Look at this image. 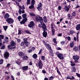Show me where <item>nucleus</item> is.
<instances>
[{"instance_id":"1","label":"nucleus","mask_w":80,"mask_h":80,"mask_svg":"<svg viewBox=\"0 0 80 80\" xmlns=\"http://www.w3.org/2000/svg\"><path fill=\"white\" fill-rule=\"evenodd\" d=\"M35 20L37 22H38V21H39L40 23H41V24H39V27L41 28L42 27V23H43V22L42 17L39 15H38L36 16Z\"/></svg>"},{"instance_id":"2","label":"nucleus","mask_w":80,"mask_h":80,"mask_svg":"<svg viewBox=\"0 0 80 80\" xmlns=\"http://www.w3.org/2000/svg\"><path fill=\"white\" fill-rule=\"evenodd\" d=\"M22 16L24 19L20 22L21 24H24L27 21V18H26L27 14H24L22 15Z\"/></svg>"},{"instance_id":"3","label":"nucleus","mask_w":80,"mask_h":80,"mask_svg":"<svg viewBox=\"0 0 80 80\" xmlns=\"http://www.w3.org/2000/svg\"><path fill=\"white\" fill-rule=\"evenodd\" d=\"M56 54L58 57L61 60H63L64 58L63 57V55L62 54L59 53V52H57Z\"/></svg>"},{"instance_id":"4","label":"nucleus","mask_w":80,"mask_h":80,"mask_svg":"<svg viewBox=\"0 0 80 80\" xmlns=\"http://www.w3.org/2000/svg\"><path fill=\"white\" fill-rule=\"evenodd\" d=\"M9 55L10 54H9V52H8L6 51L4 52V57L5 59H8L9 57Z\"/></svg>"},{"instance_id":"5","label":"nucleus","mask_w":80,"mask_h":80,"mask_svg":"<svg viewBox=\"0 0 80 80\" xmlns=\"http://www.w3.org/2000/svg\"><path fill=\"white\" fill-rule=\"evenodd\" d=\"M6 22H7L9 24H11L13 22V19L12 18H9L6 19Z\"/></svg>"},{"instance_id":"6","label":"nucleus","mask_w":80,"mask_h":80,"mask_svg":"<svg viewBox=\"0 0 80 80\" xmlns=\"http://www.w3.org/2000/svg\"><path fill=\"white\" fill-rule=\"evenodd\" d=\"M37 65L38 67H39V68L40 69H42V67H43V63H42L41 60L39 61Z\"/></svg>"},{"instance_id":"7","label":"nucleus","mask_w":80,"mask_h":80,"mask_svg":"<svg viewBox=\"0 0 80 80\" xmlns=\"http://www.w3.org/2000/svg\"><path fill=\"white\" fill-rule=\"evenodd\" d=\"M28 39L27 38H24L23 40L25 45L26 47H27L28 46L30 45V42L27 41Z\"/></svg>"},{"instance_id":"8","label":"nucleus","mask_w":80,"mask_h":80,"mask_svg":"<svg viewBox=\"0 0 80 80\" xmlns=\"http://www.w3.org/2000/svg\"><path fill=\"white\" fill-rule=\"evenodd\" d=\"M31 2V6L29 7V8H30V9L33 8V7H34L33 5L35 4V0H32Z\"/></svg>"},{"instance_id":"9","label":"nucleus","mask_w":80,"mask_h":80,"mask_svg":"<svg viewBox=\"0 0 80 80\" xmlns=\"http://www.w3.org/2000/svg\"><path fill=\"white\" fill-rule=\"evenodd\" d=\"M45 47L46 48H47L48 50H50L51 49V46L50 44L48 43L45 44Z\"/></svg>"},{"instance_id":"10","label":"nucleus","mask_w":80,"mask_h":80,"mask_svg":"<svg viewBox=\"0 0 80 80\" xmlns=\"http://www.w3.org/2000/svg\"><path fill=\"white\" fill-rule=\"evenodd\" d=\"M33 26H34V22L33 21H31L30 22V23L28 24V26L30 28L33 27Z\"/></svg>"},{"instance_id":"11","label":"nucleus","mask_w":80,"mask_h":80,"mask_svg":"<svg viewBox=\"0 0 80 80\" xmlns=\"http://www.w3.org/2000/svg\"><path fill=\"white\" fill-rule=\"evenodd\" d=\"M42 28L43 31H46V30H47V26H46L45 23H43L42 24Z\"/></svg>"},{"instance_id":"12","label":"nucleus","mask_w":80,"mask_h":80,"mask_svg":"<svg viewBox=\"0 0 80 80\" xmlns=\"http://www.w3.org/2000/svg\"><path fill=\"white\" fill-rule=\"evenodd\" d=\"M72 58L75 60H78L79 59V56H73L72 57Z\"/></svg>"},{"instance_id":"13","label":"nucleus","mask_w":80,"mask_h":80,"mask_svg":"<svg viewBox=\"0 0 80 80\" xmlns=\"http://www.w3.org/2000/svg\"><path fill=\"white\" fill-rule=\"evenodd\" d=\"M28 66H24L22 68V69L24 71H27L28 70Z\"/></svg>"},{"instance_id":"14","label":"nucleus","mask_w":80,"mask_h":80,"mask_svg":"<svg viewBox=\"0 0 80 80\" xmlns=\"http://www.w3.org/2000/svg\"><path fill=\"white\" fill-rule=\"evenodd\" d=\"M68 77H67L66 78L67 79H69L70 80H73V79H75V78H74V77H73V76H70L69 77H69V76L68 75Z\"/></svg>"},{"instance_id":"15","label":"nucleus","mask_w":80,"mask_h":80,"mask_svg":"<svg viewBox=\"0 0 80 80\" xmlns=\"http://www.w3.org/2000/svg\"><path fill=\"white\" fill-rule=\"evenodd\" d=\"M72 72H76L77 69L75 68V67H73L71 68Z\"/></svg>"},{"instance_id":"16","label":"nucleus","mask_w":80,"mask_h":80,"mask_svg":"<svg viewBox=\"0 0 80 80\" xmlns=\"http://www.w3.org/2000/svg\"><path fill=\"white\" fill-rule=\"evenodd\" d=\"M18 55L20 57H22L25 55V54H24L23 52H20L18 53Z\"/></svg>"},{"instance_id":"17","label":"nucleus","mask_w":80,"mask_h":80,"mask_svg":"<svg viewBox=\"0 0 80 80\" xmlns=\"http://www.w3.org/2000/svg\"><path fill=\"white\" fill-rule=\"evenodd\" d=\"M76 29L77 30H80V24L76 25Z\"/></svg>"},{"instance_id":"18","label":"nucleus","mask_w":80,"mask_h":80,"mask_svg":"<svg viewBox=\"0 0 80 80\" xmlns=\"http://www.w3.org/2000/svg\"><path fill=\"white\" fill-rule=\"evenodd\" d=\"M44 32L43 33V37H47V32H45L46 31H43Z\"/></svg>"},{"instance_id":"19","label":"nucleus","mask_w":80,"mask_h":80,"mask_svg":"<svg viewBox=\"0 0 80 80\" xmlns=\"http://www.w3.org/2000/svg\"><path fill=\"white\" fill-rule=\"evenodd\" d=\"M73 50L74 51H75V52H77V51L78 50V48L77 46H74L73 48Z\"/></svg>"},{"instance_id":"20","label":"nucleus","mask_w":80,"mask_h":80,"mask_svg":"<svg viewBox=\"0 0 80 80\" xmlns=\"http://www.w3.org/2000/svg\"><path fill=\"white\" fill-rule=\"evenodd\" d=\"M43 18L44 22L45 23H47V18L46 17L44 16Z\"/></svg>"},{"instance_id":"21","label":"nucleus","mask_w":80,"mask_h":80,"mask_svg":"<svg viewBox=\"0 0 80 80\" xmlns=\"http://www.w3.org/2000/svg\"><path fill=\"white\" fill-rule=\"evenodd\" d=\"M74 42L73 41L70 44V46L71 47H73V46L75 45Z\"/></svg>"},{"instance_id":"22","label":"nucleus","mask_w":80,"mask_h":80,"mask_svg":"<svg viewBox=\"0 0 80 80\" xmlns=\"http://www.w3.org/2000/svg\"><path fill=\"white\" fill-rule=\"evenodd\" d=\"M10 43L11 46H12V47L15 45V43L14 41H11Z\"/></svg>"},{"instance_id":"23","label":"nucleus","mask_w":80,"mask_h":80,"mask_svg":"<svg viewBox=\"0 0 80 80\" xmlns=\"http://www.w3.org/2000/svg\"><path fill=\"white\" fill-rule=\"evenodd\" d=\"M9 17V14L8 13H7L4 16V18H6V19H7V18H8Z\"/></svg>"},{"instance_id":"24","label":"nucleus","mask_w":80,"mask_h":80,"mask_svg":"<svg viewBox=\"0 0 80 80\" xmlns=\"http://www.w3.org/2000/svg\"><path fill=\"white\" fill-rule=\"evenodd\" d=\"M55 27V24H54L53 23H52L51 25V29H54V27Z\"/></svg>"},{"instance_id":"25","label":"nucleus","mask_w":80,"mask_h":80,"mask_svg":"<svg viewBox=\"0 0 80 80\" xmlns=\"http://www.w3.org/2000/svg\"><path fill=\"white\" fill-rule=\"evenodd\" d=\"M32 57L33 58L36 59L37 58V55L36 54H34L32 56Z\"/></svg>"},{"instance_id":"26","label":"nucleus","mask_w":80,"mask_h":80,"mask_svg":"<svg viewBox=\"0 0 80 80\" xmlns=\"http://www.w3.org/2000/svg\"><path fill=\"white\" fill-rule=\"evenodd\" d=\"M52 32V35H54L55 33V29H52L51 30Z\"/></svg>"},{"instance_id":"27","label":"nucleus","mask_w":80,"mask_h":80,"mask_svg":"<svg viewBox=\"0 0 80 80\" xmlns=\"http://www.w3.org/2000/svg\"><path fill=\"white\" fill-rule=\"evenodd\" d=\"M28 58V57L27 56H24L22 57V59L23 60H25L26 59H27Z\"/></svg>"},{"instance_id":"28","label":"nucleus","mask_w":80,"mask_h":80,"mask_svg":"<svg viewBox=\"0 0 80 80\" xmlns=\"http://www.w3.org/2000/svg\"><path fill=\"white\" fill-rule=\"evenodd\" d=\"M20 45L22 47H24L25 46V42H22L21 43Z\"/></svg>"},{"instance_id":"29","label":"nucleus","mask_w":80,"mask_h":80,"mask_svg":"<svg viewBox=\"0 0 80 80\" xmlns=\"http://www.w3.org/2000/svg\"><path fill=\"white\" fill-rule=\"evenodd\" d=\"M19 7L20 8V9H22V10H25V7L24 5H23L21 7V6H19Z\"/></svg>"},{"instance_id":"30","label":"nucleus","mask_w":80,"mask_h":80,"mask_svg":"<svg viewBox=\"0 0 80 80\" xmlns=\"http://www.w3.org/2000/svg\"><path fill=\"white\" fill-rule=\"evenodd\" d=\"M3 28L4 29V30L5 31H6L7 30V28H8V26H3Z\"/></svg>"},{"instance_id":"31","label":"nucleus","mask_w":80,"mask_h":80,"mask_svg":"<svg viewBox=\"0 0 80 80\" xmlns=\"http://www.w3.org/2000/svg\"><path fill=\"white\" fill-rule=\"evenodd\" d=\"M54 78L53 77L51 76L49 77V80H53Z\"/></svg>"},{"instance_id":"32","label":"nucleus","mask_w":80,"mask_h":80,"mask_svg":"<svg viewBox=\"0 0 80 80\" xmlns=\"http://www.w3.org/2000/svg\"><path fill=\"white\" fill-rule=\"evenodd\" d=\"M8 48H9V49H13V48H14L12 47L10 45L8 46Z\"/></svg>"},{"instance_id":"33","label":"nucleus","mask_w":80,"mask_h":80,"mask_svg":"<svg viewBox=\"0 0 80 80\" xmlns=\"http://www.w3.org/2000/svg\"><path fill=\"white\" fill-rule=\"evenodd\" d=\"M57 73H58V75H59L62 76V75H61V72H60V71H59V69L57 70Z\"/></svg>"},{"instance_id":"34","label":"nucleus","mask_w":80,"mask_h":80,"mask_svg":"<svg viewBox=\"0 0 80 80\" xmlns=\"http://www.w3.org/2000/svg\"><path fill=\"white\" fill-rule=\"evenodd\" d=\"M30 1H31V0H27V2L26 3L27 5H29L30 4Z\"/></svg>"},{"instance_id":"35","label":"nucleus","mask_w":80,"mask_h":80,"mask_svg":"<svg viewBox=\"0 0 80 80\" xmlns=\"http://www.w3.org/2000/svg\"><path fill=\"white\" fill-rule=\"evenodd\" d=\"M66 38L67 39L68 41H70V40H71V38L70 37L68 36V37H66Z\"/></svg>"},{"instance_id":"36","label":"nucleus","mask_w":80,"mask_h":80,"mask_svg":"<svg viewBox=\"0 0 80 80\" xmlns=\"http://www.w3.org/2000/svg\"><path fill=\"white\" fill-rule=\"evenodd\" d=\"M65 8L66 9L67 11L68 12V10H69V9H70L69 8H68L67 6H66Z\"/></svg>"},{"instance_id":"37","label":"nucleus","mask_w":80,"mask_h":80,"mask_svg":"<svg viewBox=\"0 0 80 80\" xmlns=\"http://www.w3.org/2000/svg\"><path fill=\"white\" fill-rule=\"evenodd\" d=\"M53 42H54L55 43H57V42L56 41V39H55V38H53Z\"/></svg>"},{"instance_id":"38","label":"nucleus","mask_w":80,"mask_h":80,"mask_svg":"<svg viewBox=\"0 0 80 80\" xmlns=\"http://www.w3.org/2000/svg\"><path fill=\"white\" fill-rule=\"evenodd\" d=\"M42 52H43V50H42V49H41L39 53H38V55H40V54L42 53Z\"/></svg>"},{"instance_id":"39","label":"nucleus","mask_w":80,"mask_h":80,"mask_svg":"<svg viewBox=\"0 0 80 80\" xmlns=\"http://www.w3.org/2000/svg\"><path fill=\"white\" fill-rule=\"evenodd\" d=\"M72 16H73V17H75L76 16V13H75V12H73L72 13Z\"/></svg>"},{"instance_id":"40","label":"nucleus","mask_w":80,"mask_h":80,"mask_svg":"<svg viewBox=\"0 0 80 80\" xmlns=\"http://www.w3.org/2000/svg\"><path fill=\"white\" fill-rule=\"evenodd\" d=\"M18 18L19 21H20V20H22V17L20 16H18Z\"/></svg>"},{"instance_id":"41","label":"nucleus","mask_w":80,"mask_h":80,"mask_svg":"<svg viewBox=\"0 0 80 80\" xmlns=\"http://www.w3.org/2000/svg\"><path fill=\"white\" fill-rule=\"evenodd\" d=\"M42 3H39L38 5V7H42Z\"/></svg>"},{"instance_id":"42","label":"nucleus","mask_w":80,"mask_h":80,"mask_svg":"<svg viewBox=\"0 0 80 80\" xmlns=\"http://www.w3.org/2000/svg\"><path fill=\"white\" fill-rule=\"evenodd\" d=\"M26 32L27 33H28V34H30V35H31L32 34L31 32H30L28 30L26 31Z\"/></svg>"},{"instance_id":"43","label":"nucleus","mask_w":80,"mask_h":80,"mask_svg":"<svg viewBox=\"0 0 80 80\" xmlns=\"http://www.w3.org/2000/svg\"><path fill=\"white\" fill-rule=\"evenodd\" d=\"M5 45H3L1 47V49L2 50H3V49L5 48Z\"/></svg>"},{"instance_id":"44","label":"nucleus","mask_w":80,"mask_h":80,"mask_svg":"<svg viewBox=\"0 0 80 80\" xmlns=\"http://www.w3.org/2000/svg\"><path fill=\"white\" fill-rule=\"evenodd\" d=\"M29 15H31V16H35V14L33 13H30Z\"/></svg>"},{"instance_id":"45","label":"nucleus","mask_w":80,"mask_h":80,"mask_svg":"<svg viewBox=\"0 0 80 80\" xmlns=\"http://www.w3.org/2000/svg\"><path fill=\"white\" fill-rule=\"evenodd\" d=\"M37 9L38 10H39V11H40V10H42V8H41V7H39L38 6V7L37 8Z\"/></svg>"},{"instance_id":"46","label":"nucleus","mask_w":80,"mask_h":80,"mask_svg":"<svg viewBox=\"0 0 80 80\" xmlns=\"http://www.w3.org/2000/svg\"><path fill=\"white\" fill-rule=\"evenodd\" d=\"M77 76L78 77H79V78H80V74H78V73H76Z\"/></svg>"},{"instance_id":"47","label":"nucleus","mask_w":80,"mask_h":80,"mask_svg":"<svg viewBox=\"0 0 80 80\" xmlns=\"http://www.w3.org/2000/svg\"><path fill=\"white\" fill-rule=\"evenodd\" d=\"M0 37H1V38L2 39H4V36L2 35H0Z\"/></svg>"},{"instance_id":"48","label":"nucleus","mask_w":80,"mask_h":80,"mask_svg":"<svg viewBox=\"0 0 80 80\" xmlns=\"http://www.w3.org/2000/svg\"><path fill=\"white\" fill-rule=\"evenodd\" d=\"M16 63L18 64V65H20V62H18V61H16Z\"/></svg>"},{"instance_id":"49","label":"nucleus","mask_w":80,"mask_h":80,"mask_svg":"<svg viewBox=\"0 0 80 80\" xmlns=\"http://www.w3.org/2000/svg\"><path fill=\"white\" fill-rule=\"evenodd\" d=\"M41 59L42 60H45V57L44 56H42L41 57Z\"/></svg>"},{"instance_id":"50","label":"nucleus","mask_w":80,"mask_h":80,"mask_svg":"<svg viewBox=\"0 0 80 80\" xmlns=\"http://www.w3.org/2000/svg\"><path fill=\"white\" fill-rule=\"evenodd\" d=\"M75 33V32L73 31H70V33L71 34H73V33Z\"/></svg>"},{"instance_id":"51","label":"nucleus","mask_w":80,"mask_h":80,"mask_svg":"<svg viewBox=\"0 0 80 80\" xmlns=\"http://www.w3.org/2000/svg\"><path fill=\"white\" fill-rule=\"evenodd\" d=\"M18 35H21V34H22V32H21V31L20 30H18Z\"/></svg>"},{"instance_id":"52","label":"nucleus","mask_w":80,"mask_h":80,"mask_svg":"<svg viewBox=\"0 0 80 80\" xmlns=\"http://www.w3.org/2000/svg\"><path fill=\"white\" fill-rule=\"evenodd\" d=\"M11 65V64H10V63H8L7 64V66H6V67L7 68H8L9 67H10V66Z\"/></svg>"},{"instance_id":"53","label":"nucleus","mask_w":80,"mask_h":80,"mask_svg":"<svg viewBox=\"0 0 80 80\" xmlns=\"http://www.w3.org/2000/svg\"><path fill=\"white\" fill-rule=\"evenodd\" d=\"M3 60H0V65L3 64Z\"/></svg>"},{"instance_id":"54","label":"nucleus","mask_w":80,"mask_h":80,"mask_svg":"<svg viewBox=\"0 0 80 80\" xmlns=\"http://www.w3.org/2000/svg\"><path fill=\"white\" fill-rule=\"evenodd\" d=\"M61 8H62V7L61 6H59L58 7V10H61Z\"/></svg>"},{"instance_id":"55","label":"nucleus","mask_w":80,"mask_h":80,"mask_svg":"<svg viewBox=\"0 0 80 80\" xmlns=\"http://www.w3.org/2000/svg\"><path fill=\"white\" fill-rule=\"evenodd\" d=\"M71 66H72L73 67V66H75V64L74 63H71Z\"/></svg>"},{"instance_id":"56","label":"nucleus","mask_w":80,"mask_h":80,"mask_svg":"<svg viewBox=\"0 0 80 80\" xmlns=\"http://www.w3.org/2000/svg\"><path fill=\"white\" fill-rule=\"evenodd\" d=\"M18 12L19 13V14H21V13H22V11H21V9H19Z\"/></svg>"},{"instance_id":"57","label":"nucleus","mask_w":80,"mask_h":80,"mask_svg":"<svg viewBox=\"0 0 80 80\" xmlns=\"http://www.w3.org/2000/svg\"><path fill=\"white\" fill-rule=\"evenodd\" d=\"M42 73L45 74V73H47V72H46V71L45 70H42Z\"/></svg>"},{"instance_id":"58","label":"nucleus","mask_w":80,"mask_h":80,"mask_svg":"<svg viewBox=\"0 0 80 80\" xmlns=\"http://www.w3.org/2000/svg\"><path fill=\"white\" fill-rule=\"evenodd\" d=\"M62 33H60L58 35V37H62Z\"/></svg>"},{"instance_id":"59","label":"nucleus","mask_w":80,"mask_h":80,"mask_svg":"<svg viewBox=\"0 0 80 80\" xmlns=\"http://www.w3.org/2000/svg\"><path fill=\"white\" fill-rule=\"evenodd\" d=\"M15 3L16 5H17V6H18V7L20 6H19V3H18V2H17V1H15Z\"/></svg>"},{"instance_id":"60","label":"nucleus","mask_w":80,"mask_h":80,"mask_svg":"<svg viewBox=\"0 0 80 80\" xmlns=\"http://www.w3.org/2000/svg\"><path fill=\"white\" fill-rule=\"evenodd\" d=\"M80 8V6L77 5L75 8Z\"/></svg>"},{"instance_id":"61","label":"nucleus","mask_w":80,"mask_h":80,"mask_svg":"<svg viewBox=\"0 0 80 80\" xmlns=\"http://www.w3.org/2000/svg\"><path fill=\"white\" fill-rule=\"evenodd\" d=\"M11 77L12 80H15V79H14V77H13V76L12 75L11 76Z\"/></svg>"},{"instance_id":"62","label":"nucleus","mask_w":80,"mask_h":80,"mask_svg":"<svg viewBox=\"0 0 80 80\" xmlns=\"http://www.w3.org/2000/svg\"><path fill=\"white\" fill-rule=\"evenodd\" d=\"M32 50H35V48L34 47H32L31 49Z\"/></svg>"},{"instance_id":"63","label":"nucleus","mask_w":80,"mask_h":80,"mask_svg":"<svg viewBox=\"0 0 80 80\" xmlns=\"http://www.w3.org/2000/svg\"><path fill=\"white\" fill-rule=\"evenodd\" d=\"M61 44H62V45H63V44H64V43H65V42L62 41V42H61Z\"/></svg>"},{"instance_id":"64","label":"nucleus","mask_w":80,"mask_h":80,"mask_svg":"<svg viewBox=\"0 0 80 80\" xmlns=\"http://www.w3.org/2000/svg\"><path fill=\"white\" fill-rule=\"evenodd\" d=\"M32 52V51L31 50H29L28 51V53H30L31 52Z\"/></svg>"}]
</instances>
